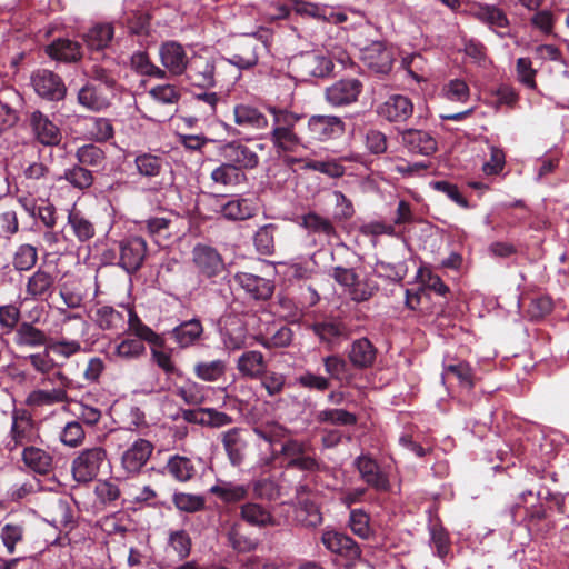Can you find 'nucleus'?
<instances>
[{"mask_svg": "<svg viewBox=\"0 0 569 569\" xmlns=\"http://www.w3.org/2000/svg\"><path fill=\"white\" fill-rule=\"evenodd\" d=\"M56 277L39 268L27 281L26 292L31 299H47L54 291Z\"/></svg>", "mask_w": 569, "mask_h": 569, "instance_id": "obj_24", "label": "nucleus"}, {"mask_svg": "<svg viewBox=\"0 0 569 569\" xmlns=\"http://www.w3.org/2000/svg\"><path fill=\"white\" fill-rule=\"evenodd\" d=\"M323 546L331 552L343 556L350 560L360 558V549L357 543L348 536L335 531L326 530L321 536Z\"/></svg>", "mask_w": 569, "mask_h": 569, "instance_id": "obj_16", "label": "nucleus"}, {"mask_svg": "<svg viewBox=\"0 0 569 569\" xmlns=\"http://www.w3.org/2000/svg\"><path fill=\"white\" fill-rule=\"evenodd\" d=\"M240 517L243 521L254 527L273 526L274 519L271 512L256 502H247L240 507Z\"/></svg>", "mask_w": 569, "mask_h": 569, "instance_id": "obj_32", "label": "nucleus"}, {"mask_svg": "<svg viewBox=\"0 0 569 569\" xmlns=\"http://www.w3.org/2000/svg\"><path fill=\"white\" fill-rule=\"evenodd\" d=\"M178 220L174 214L168 217H152L146 221L148 232L154 237H168L173 222Z\"/></svg>", "mask_w": 569, "mask_h": 569, "instance_id": "obj_56", "label": "nucleus"}, {"mask_svg": "<svg viewBox=\"0 0 569 569\" xmlns=\"http://www.w3.org/2000/svg\"><path fill=\"white\" fill-rule=\"evenodd\" d=\"M355 466L358 469L360 477L369 486L377 490H388V478L380 471L378 463L369 456H359L355 460Z\"/></svg>", "mask_w": 569, "mask_h": 569, "instance_id": "obj_20", "label": "nucleus"}, {"mask_svg": "<svg viewBox=\"0 0 569 569\" xmlns=\"http://www.w3.org/2000/svg\"><path fill=\"white\" fill-rule=\"evenodd\" d=\"M234 281L253 299H268L273 292V283L259 276L238 272L234 276Z\"/></svg>", "mask_w": 569, "mask_h": 569, "instance_id": "obj_21", "label": "nucleus"}, {"mask_svg": "<svg viewBox=\"0 0 569 569\" xmlns=\"http://www.w3.org/2000/svg\"><path fill=\"white\" fill-rule=\"evenodd\" d=\"M32 433L31 420L24 416H13L11 436L16 445H24L30 440Z\"/></svg>", "mask_w": 569, "mask_h": 569, "instance_id": "obj_57", "label": "nucleus"}, {"mask_svg": "<svg viewBox=\"0 0 569 569\" xmlns=\"http://www.w3.org/2000/svg\"><path fill=\"white\" fill-rule=\"evenodd\" d=\"M48 348L42 352H37L28 356V359L33 369L44 377H48L56 368V361L50 357Z\"/></svg>", "mask_w": 569, "mask_h": 569, "instance_id": "obj_64", "label": "nucleus"}, {"mask_svg": "<svg viewBox=\"0 0 569 569\" xmlns=\"http://www.w3.org/2000/svg\"><path fill=\"white\" fill-rule=\"evenodd\" d=\"M210 491L224 502H238L247 497L248 488L243 485L221 481L211 487Z\"/></svg>", "mask_w": 569, "mask_h": 569, "instance_id": "obj_43", "label": "nucleus"}, {"mask_svg": "<svg viewBox=\"0 0 569 569\" xmlns=\"http://www.w3.org/2000/svg\"><path fill=\"white\" fill-rule=\"evenodd\" d=\"M68 223L79 241L84 242L94 237L93 223L80 212L71 211L68 216Z\"/></svg>", "mask_w": 569, "mask_h": 569, "instance_id": "obj_44", "label": "nucleus"}, {"mask_svg": "<svg viewBox=\"0 0 569 569\" xmlns=\"http://www.w3.org/2000/svg\"><path fill=\"white\" fill-rule=\"evenodd\" d=\"M320 422H330L333 425L349 426L356 423V416L345 409H327L317 415Z\"/></svg>", "mask_w": 569, "mask_h": 569, "instance_id": "obj_54", "label": "nucleus"}, {"mask_svg": "<svg viewBox=\"0 0 569 569\" xmlns=\"http://www.w3.org/2000/svg\"><path fill=\"white\" fill-rule=\"evenodd\" d=\"M18 92L9 89L0 98V132L11 128L18 120V113L11 102L19 101Z\"/></svg>", "mask_w": 569, "mask_h": 569, "instance_id": "obj_40", "label": "nucleus"}, {"mask_svg": "<svg viewBox=\"0 0 569 569\" xmlns=\"http://www.w3.org/2000/svg\"><path fill=\"white\" fill-rule=\"evenodd\" d=\"M159 56L164 69L172 76L183 74L189 61L183 47L176 41H168L159 49Z\"/></svg>", "mask_w": 569, "mask_h": 569, "instance_id": "obj_13", "label": "nucleus"}, {"mask_svg": "<svg viewBox=\"0 0 569 569\" xmlns=\"http://www.w3.org/2000/svg\"><path fill=\"white\" fill-rule=\"evenodd\" d=\"M442 93L446 99L452 102H466L470 96L468 84L460 79L450 80L445 84Z\"/></svg>", "mask_w": 569, "mask_h": 569, "instance_id": "obj_55", "label": "nucleus"}, {"mask_svg": "<svg viewBox=\"0 0 569 569\" xmlns=\"http://www.w3.org/2000/svg\"><path fill=\"white\" fill-rule=\"evenodd\" d=\"M88 132L96 141H107L114 134V129L109 119L91 118L89 120Z\"/></svg>", "mask_w": 569, "mask_h": 569, "instance_id": "obj_51", "label": "nucleus"}, {"mask_svg": "<svg viewBox=\"0 0 569 569\" xmlns=\"http://www.w3.org/2000/svg\"><path fill=\"white\" fill-rule=\"evenodd\" d=\"M361 60L372 71L387 73L392 68L395 52L385 42L373 41L361 50Z\"/></svg>", "mask_w": 569, "mask_h": 569, "instance_id": "obj_7", "label": "nucleus"}, {"mask_svg": "<svg viewBox=\"0 0 569 569\" xmlns=\"http://www.w3.org/2000/svg\"><path fill=\"white\" fill-rule=\"evenodd\" d=\"M403 144L413 153L430 156L437 150L436 139L426 131L407 129L401 132Z\"/></svg>", "mask_w": 569, "mask_h": 569, "instance_id": "obj_23", "label": "nucleus"}, {"mask_svg": "<svg viewBox=\"0 0 569 569\" xmlns=\"http://www.w3.org/2000/svg\"><path fill=\"white\" fill-rule=\"evenodd\" d=\"M188 79L200 88L216 87L221 72L227 68V58L196 54L189 63Z\"/></svg>", "mask_w": 569, "mask_h": 569, "instance_id": "obj_2", "label": "nucleus"}, {"mask_svg": "<svg viewBox=\"0 0 569 569\" xmlns=\"http://www.w3.org/2000/svg\"><path fill=\"white\" fill-rule=\"evenodd\" d=\"M167 469L179 481H187L196 473V468L191 460L181 456L172 457L167 463Z\"/></svg>", "mask_w": 569, "mask_h": 569, "instance_id": "obj_47", "label": "nucleus"}, {"mask_svg": "<svg viewBox=\"0 0 569 569\" xmlns=\"http://www.w3.org/2000/svg\"><path fill=\"white\" fill-rule=\"evenodd\" d=\"M234 122L246 129L260 130L268 127L267 117L256 107L241 103L233 109Z\"/></svg>", "mask_w": 569, "mask_h": 569, "instance_id": "obj_28", "label": "nucleus"}, {"mask_svg": "<svg viewBox=\"0 0 569 569\" xmlns=\"http://www.w3.org/2000/svg\"><path fill=\"white\" fill-rule=\"evenodd\" d=\"M84 437L86 433L81 423L76 420L66 423L60 433L61 442L70 448L80 446L83 442Z\"/></svg>", "mask_w": 569, "mask_h": 569, "instance_id": "obj_52", "label": "nucleus"}, {"mask_svg": "<svg viewBox=\"0 0 569 569\" xmlns=\"http://www.w3.org/2000/svg\"><path fill=\"white\" fill-rule=\"evenodd\" d=\"M14 341L18 346L41 347L47 343V336L31 323L22 322L16 330Z\"/></svg>", "mask_w": 569, "mask_h": 569, "instance_id": "obj_38", "label": "nucleus"}, {"mask_svg": "<svg viewBox=\"0 0 569 569\" xmlns=\"http://www.w3.org/2000/svg\"><path fill=\"white\" fill-rule=\"evenodd\" d=\"M119 266L131 273L142 266L147 253V243L140 237H131L119 243Z\"/></svg>", "mask_w": 569, "mask_h": 569, "instance_id": "obj_9", "label": "nucleus"}, {"mask_svg": "<svg viewBox=\"0 0 569 569\" xmlns=\"http://www.w3.org/2000/svg\"><path fill=\"white\" fill-rule=\"evenodd\" d=\"M376 359V349L371 342L366 339L356 340L349 351V360L357 368L370 367Z\"/></svg>", "mask_w": 569, "mask_h": 569, "instance_id": "obj_34", "label": "nucleus"}, {"mask_svg": "<svg viewBox=\"0 0 569 569\" xmlns=\"http://www.w3.org/2000/svg\"><path fill=\"white\" fill-rule=\"evenodd\" d=\"M471 14L478 20L487 23L491 29H503L509 24L505 12L499 8L490 4H475L471 8Z\"/></svg>", "mask_w": 569, "mask_h": 569, "instance_id": "obj_30", "label": "nucleus"}, {"mask_svg": "<svg viewBox=\"0 0 569 569\" xmlns=\"http://www.w3.org/2000/svg\"><path fill=\"white\" fill-rule=\"evenodd\" d=\"M300 226L310 234L318 236L325 242L330 243L337 238V231L332 222L316 212H309L302 216Z\"/></svg>", "mask_w": 569, "mask_h": 569, "instance_id": "obj_27", "label": "nucleus"}, {"mask_svg": "<svg viewBox=\"0 0 569 569\" xmlns=\"http://www.w3.org/2000/svg\"><path fill=\"white\" fill-rule=\"evenodd\" d=\"M123 311H126V325L128 326V331L137 337L136 339L140 341H146L151 346L162 347L163 339L156 333L150 327L144 325L136 311L129 306L123 307Z\"/></svg>", "mask_w": 569, "mask_h": 569, "instance_id": "obj_26", "label": "nucleus"}, {"mask_svg": "<svg viewBox=\"0 0 569 569\" xmlns=\"http://www.w3.org/2000/svg\"><path fill=\"white\" fill-rule=\"evenodd\" d=\"M56 382H58V386L50 390H32L27 396L26 403L30 407H43L64 402L68 399L67 386L69 383V379L61 371H56L52 376L43 377L41 379L42 385H54Z\"/></svg>", "mask_w": 569, "mask_h": 569, "instance_id": "obj_5", "label": "nucleus"}, {"mask_svg": "<svg viewBox=\"0 0 569 569\" xmlns=\"http://www.w3.org/2000/svg\"><path fill=\"white\" fill-rule=\"evenodd\" d=\"M217 212L228 220H246L251 218L256 212V207L250 199L232 198V199H217Z\"/></svg>", "mask_w": 569, "mask_h": 569, "instance_id": "obj_17", "label": "nucleus"}, {"mask_svg": "<svg viewBox=\"0 0 569 569\" xmlns=\"http://www.w3.org/2000/svg\"><path fill=\"white\" fill-rule=\"evenodd\" d=\"M38 260L37 249L31 244H21L13 254L12 264L18 271H28Z\"/></svg>", "mask_w": 569, "mask_h": 569, "instance_id": "obj_48", "label": "nucleus"}, {"mask_svg": "<svg viewBox=\"0 0 569 569\" xmlns=\"http://www.w3.org/2000/svg\"><path fill=\"white\" fill-rule=\"evenodd\" d=\"M203 328L199 320L191 319L177 326L172 330V337L181 348L192 346L202 335Z\"/></svg>", "mask_w": 569, "mask_h": 569, "instance_id": "obj_33", "label": "nucleus"}, {"mask_svg": "<svg viewBox=\"0 0 569 569\" xmlns=\"http://www.w3.org/2000/svg\"><path fill=\"white\" fill-rule=\"evenodd\" d=\"M220 154L239 170L254 169L259 164L257 151L241 141L224 143L220 148Z\"/></svg>", "mask_w": 569, "mask_h": 569, "instance_id": "obj_10", "label": "nucleus"}, {"mask_svg": "<svg viewBox=\"0 0 569 569\" xmlns=\"http://www.w3.org/2000/svg\"><path fill=\"white\" fill-rule=\"evenodd\" d=\"M31 126L37 139L46 146H56L61 140V132L47 116L40 111L31 114Z\"/></svg>", "mask_w": 569, "mask_h": 569, "instance_id": "obj_25", "label": "nucleus"}, {"mask_svg": "<svg viewBox=\"0 0 569 569\" xmlns=\"http://www.w3.org/2000/svg\"><path fill=\"white\" fill-rule=\"evenodd\" d=\"M307 130L313 141H328L343 134L345 123L336 116L315 114L308 119Z\"/></svg>", "mask_w": 569, "mask_h": 569, "instance_id": "obj_6", "label": "nucleus"}, {"mask_svg": "<svg viewBox=\"0 0 569 569\" xmlns=\"http://www.w3.org/2000/svg\"><path fill=\"white\" fill-rule=\"evenodd\" d=\"M153 446L146 439H137L133 443L128 447L121 455V467L128 476H134L141 471V469L148 462Z\"/></svg>", "mask_w": 569, "mask_h": 569, "instance_id": "obj_8", "label": "nucleus"}, {"mask_svg": "<svg viewBox=\"0 0 569 569\" xmlns=\"http://www.w3.org/2000/svg\"><path fill=\"white\" fill-rule=\"evenodd\" d=\"M242 178L240 170L229 161L220 164L211 172V179L222 186L237 184Z\"/></svg>", "mask_w": 569, "mask_h": 569, "instance_id": "obj_49", "label": "nucleus"}, {"mask_svg": "<svg viewBox=\"0 0 569 569\" xmlns=\"http://www.w3.org/2000/svg\"><path fill=\"white\" fill-rule=\"evenodd\" d=\"M267 361L260 351L243 352L237 361L238 371L248 378H260L267 372Z\"/></svg>", "mask_w": 569, "mask_h": 569, "instance_id": "obj_29", "label": "nucleus"}, {"mask_svg": "<svg viewBox=\"0 0 569 569\" xmlns=\"http://www.w3.org/2000/svg\"><path fill=\"white\" fill-rule=\"evenodd\" d=\"M107 462V451L100 446L82 449L72 460L71 472L77 482L96 479L101 467Z\"/></svg>", "mask_w": 569, "mask_h": 569, "instance_id": "obj_3", "label": "nucleus"}, {"mask_svg": "<svg viewBox=\"0 0 569 569\" xmlns=\"http://www.w3.org/2000/svg\"><path fill=\"white\" fill-rule=\"evenodd\" d=\"M332 277L357 302L368 300L378 290V283L371 277L360 278L351 268L336 267Z\"/></svg>", "mask_w": 569, "mask_h": 569, "instance_id": "obj_4", "label": "nucleus"}, {"mask_svg": "<svg viewBox=\"0 0 569 569\" xmlns=\"http://www.w3.org/2000/svg\"><path fill=\"white\" fill-rule=\"evenodd\" d=\"M227 370V362L221 359L212 361H200L194 365V375L198 379L206 382L218 381L224 376Z\"/></svg>", "mask_w": 569, "mask_h": 569, "instance_id": "obj_42", "label": "nucleus"}, {"mask_svg": "<svg viewBox=\"0 0 569 569\" xmlns=\"http://www.w3.org/2000/svg\"><path fill=\"white\" fill-rule=\"evenodd\" d=\"M123 307L128 305H120L118 308L111 306H98L92 311L93 322L102 330L120 331L126 327V311Z\"/></svg>", "mask_w": 569, "mask_h": 569, "instance_id": "obj_15", "label": "nucleus"}, {"mask_svg": "<svg viewBox=\"0 0 569 569\" xmlns=\"http://www.w3.org/2000/svg\"><path fill=\"white\" fill-rule=\"evenodd\" d=\"M113 27L110 23H98L93 26L83 37L90 50H102L108 47L113 38Z\"/></svg>", "mask_w": 569, "mask_h": 569, "instance_id": "obj_36", "label": "nucleus"}, {"mask_svg": "<svg viewBox=\"0 0 569 569\" xmlns=\"http://www.w3.org/2000/svg\"><path fill=\"white\" fill-rule=\"evenodd\" d=\"M298 519L308 527H316L322 522V516L317 505L310 501L301 502Z\"/></svg>", "mask_w": 569, "mask_h": 569, "instance_id": "obj_63", "label": "nucleus"}, {"mask_svg": "<svg viewBox=\"0 0 569 569\" xmlns=\"http://www.w3.org/2000/svg\"><path fill=\"white\" fill-rule=\"evenodd\" d=\"M48 54L66 62L77 61L81 58V49L78 42L69 39H59L47 47Z\"/></svg>", "mask_w": 569, "mask_h": 569, "instance_id": "obj_35", "label": "nucleus"}, {"mask_svg": "<svg viewBox=\"0 0 569 569\" xmlns=\"http://www.w3.org/2000/svg\"><path fill=\"white\" fill-rule=\"evenodd\" d=\"M315 335L328 345H332L336 340L345 335V328L339 322H318L312 326Z\"/></svg>", "mask_w": 569, "mask_h": 569, "instance_id": "obj_50", "label": "nucleus"}, {"mask_svg": "<svg viewBox=\"0 0 569 569\" xmlns=\"http://www.w3.org/2000/svg\"><path fill=\"white\" fill-rule=\"evenodd\" d=\"M209 391L208 387H204L198 382L188 380L184 385L177 389V395L181 397L186 403L198 406L204 402L206 395Z\"/></svg>", "mask_w": 569, "mask_h": 569, "instance_id": "obj_46", "label": "nucleus"}, {"mask_svg": "<svg viewBox=\"0 0 569 569\" xmlns=\"http://www.w3.org/2000/svg\"><path fill=\"white\" fill-rule=\"evenodd\" d=\"M412 112V102L407 97L401 94H395L390 97L378 108V113L382 118L395 122L406 121L409 117H411Z\"/></svg>", "mask_w": 569, "mask_h": 569, "instance_id": "obj_19", "label": "nucleus"}, {"mask_svg": "<svg viewBox=\"0 0 569 569\" xmlns=\"http://www.w3.org/2000/svg\"><path fill=\"white\" fill-rule=\"evenodd\" d=\"M78 101L89 110L100 111L109 106L108 96L101 88L87 84L78 93Z\"/></svg>", "mask_w": 569, "mask_h": 569, "instance_id": "obj_37", "label": "nucleus"}, {"mask_svg": "<svg viewBox=\"0 0 569 569\" xmlns=\"http://www.w3.org/2000/svg\"><path fill=\"white\" fill-rule=\"evenodd\" d=\"M76 157L80 163L91 167H99L104 161V152L94 144L80 147L76 152Z\"/></svg>", "mask_w": 569, "mask_h": 569, "instance_id": "obj_58", "label": "nucleus"}, {"mask_svg": "<svg viewBox=\"0 0 569 569\" xmlns=\"http://www.w3.org/2000/svg\"><path fill=\"white\" fill-rule=\"evenodd\" d=\"M48 350L63 358H70L81 351V343L74 339L61 338L51 341L48 345Z\"/></svg>", "mask_w": 569, "mask_h": 569, "instance_id": "obj_61", "label": "nucleus"}, {"mask_svg": "<svg viewBox=\"0 0 569 569\" xmlns=\"http://www.w3.org/2000/svg\"><path fill=\"white\" fill-rule=\"evenodd\" d=\"M192 260L198 272L207 278L216 277L224 269L221 256L209 246H196L192 250Z\"/></svg>", "mask_w": 569, "mask_h": 569, "instance_id": "obj_11", "label": "nucleus"}, {"mask_svg": "<svg viewBox=\"0 0 569 569\" xmlns=\"http://www.w3.org/2000/svg\"><path fill=\"white\" fill-rule=\"evenodd\" d=\"M191 538L184 530L171 531L168 537L167 553L173 555L178 560L186 559L191 551Z\"/></svg>", "mask_w": 569, "mask_h": 569, "instance_id": "obj_39", "label": "nucleus"}, {"mask_svg": "<svg viewBox=\"0 0 569 569\" xmlns=\"http://www.w3.org/2000/svg\"><path fill=\"white\" fill-rule=\"evenodd\" d=\"M223 346L229 351H234L246 347L247 330L241 325L227 329L222 337Z\"/></svg>", "mask_w": 569, "mask_h": 569, "instance_id": "obj_59", "label": "nucleus"}, {"mask_svg": "<svg viewBox=\"0 0 569 569\" xmlns=\"http://www.w3.org/2000/svg\"><path fill=\"white\" fill-rule=\"evenodd\" d=\"M311 450L312 447L309 441H300L291 438L286 440L281 446V453L288 461L295 460L305 453H309Z\"/></svg>", "mask_w": 569, "mask_h": 569, "instance_id": "obj_62", "label": "nucleus"}, {"mask_svg": "<svg viewBox=\"0 0 569 569\" xmlns=\"http://www.w3.org/2000/svg\"><path fill=\"white\" fill-rule=\"evenodd\" d=\"M136 166L140 174L154 177L161 170L162 160L157 156L143 153L136 158Z\"/></svg>", "mask_w": 569, "mask_h": 569, "instance_id": "obj_60", "label": "nucleus"}, {"mask_svg": "<svg viewBox=\"0 0 569 569\" xmlns=\"http://www.w3.org/2000/svg\"><path fill=\"white\" fill-rule=\"evenodd\" d=\"M113 355L123 361L138 360L146 355V346L136 338H126L116 343Z\"/></svg>", "mask_w": 569, "mask_h": 569, "instance_id": "obj_41", "label": "nucleus"}, {"mask_svg": "<svg viewBox=\"0 0 569 569\" xmlns=\"http://www.w3.org/2000/svg\"><path fill=\"white\" fill-rule=\"evenodd\" d=\"M269 112L273 117L270 131V140L273 147L282 151H295L299 146H302V139L295 131L301 116L286 108L277 107H270Z\"/></svg>", "mask_w": 569, "mask_h": 569, "instance_id": "obj_1", "label": "nucleus"}, {"mask_svg": "<svg viewBox=\"0 0 569 569\" xmlns=\"http://www.w3.org/2000/svg\"><path fill=\"white\" fill-rule=\"evenodd\" d=\"M361 89L362 84L358 79H341L327 88L326 98L332 106H346L358 99Z\"/></svg>", "mask_w": 569, "mask_h": 569, "instance_id": "obj_12", "label": "nucleus"}, {"mask_svg": "<svg viewBox=\"0 0 569 569\" xmlns=\"http://www.w3.org/2000/svg\"><path fill=\"white\" fill-rule=\"evenodd\" d=\"M24 465L37 473H48L52 468V457L49 452L33 446L26 447L22 451Z\"/></svg>", "mask_w": 569, "mask_h": 569, "instance_id": "obj_31", "label": "nucleus"}, {"mask_svg": "<svg viewBox=\"0 0 569 569\" xmlns=\"http://www.w3.org/2000/svg\"><path fill=\"white\" fill-rule=\"evenodd\" d=\"M32 86L36 92L51 100L62 99L66 88L60 78L49 70H39L31 77Z\"/></svg>", "mask_w": 569, "mask_h": 569, "instance_id": "obj_14", "label": "nucleus"}, {"mask_svg": "<svg viewBox=\"0 0 569 569\" xmlns=\"http://www.w3.org/2000/svg\"><path fill=\"white\" fill-rule=\"evenodd\" d=\"M277 226L273 223L260 227L253 238L257 251L264 256H271L274 252V232Z\"/></svg>", "mask_w": 569, "mask_h": 569, "instance_id": "obj_45", "label": "nucleus"}, {"mask_svg": "<svg viewBox=\"0 0 569 569\" xmlns=\"http://www.w3.org/2000/svg\"><path fill=\"white\" fill-rule=\"evenodd\" d=\"M264 49V43L260 42L256 38H246L240 52L234 53L231 58L227 59V67L233 66L239 70L250 69L258 63L259 53Z\"/></svg>", "mask_w": 569, "mask_h": 569, "instance_id": "obj_18", "label": "nucleus"}, {"mask_svg": "<svg viewBox=\"0 0 569 569\" xmlns=\"http://www.w3.org/2000/svg\"><path fill=\"white\" fill-rule=\"evenodd\" d=\"M24 529L19 523H6L0 530V538L8 552L13 553L16 545L22 541Z\"/></svg>", "mask_w": 569, "mask_h": 569, "instance_id": "obj_53", "label": "nucleus"}, {"mask_svg": "<svg viewBox=\"0 0 569 569\" xmlns=\"http://www.w3.org/2000/svg\"><path fill=\"white\" fill-rule=\"evenodd\" d=\"M221 441L230 463L232 466H240L243 462L247 448L244 430L231 428L221 435Z\"/></svg>", "mask_w": 569, "mask_h": 569, "instance_id": "obj_22", "label": "nucleus"}]
</instances>
